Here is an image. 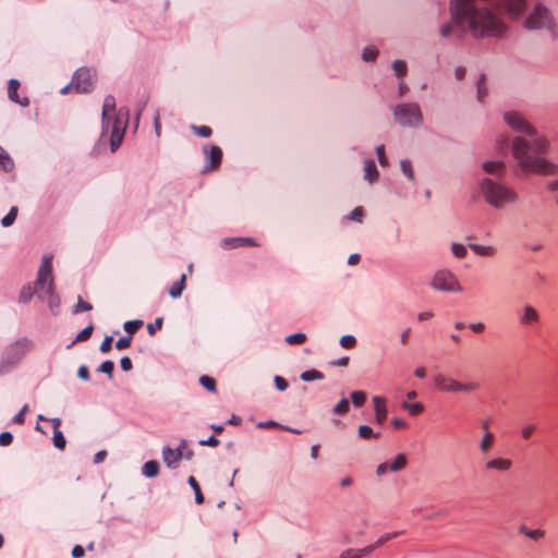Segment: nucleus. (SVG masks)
<instances>
[{
  "instance_id": "f257e3e1",
  "label": "nucleus",
  "mask_w": 558,
  "mask_h": 558,
  "mask_svg": "<svg viewBox=\"0 0 558 558\" xmlns=\"http://www.w3.org/2000/svg\"><path fill=\"white\" fill-rule=\"evenodd\" d=\"M526 8V0H451V21L440 27V35H462L466 29L474 37L501 36L507 26L504 15L519 17Z\"/></svg>"
},
{
  "instance_id": "f03ea898",
  "label": "nucleus",
  "mask_w": 558,
  "mask_h": 558,
  "mask_svg": "<svg viewBox=\"0 0 558 558\" xmlns=\"http://www.w3.org/2000/svg\"><path fill=\"white\" fill-rule=\"evenodd\" d=\"M504 119L512 130L530 136V140L517 136L512 141V155L521 170L544 175L558 173V165L544 157L549 148L548 140L517 111L506 112Z\"/></svg>"
},
{
  "instance_id": "7ed1b4c3",
  "label": "nucleus",
  "mask_w": 558,
  "mask_h": 558,
  "mask_svg": "<svg viewBox=\"0 0 558 558\" xmlns=\"http://www.w3.org/2000/svg\"><path fill=\"white\" fill-rule=\"evenodd\" d=\"M483 170L492 175L480 181L478 187L485 202L496 209L517 203L518 192L501 179L506 174V165L502 161L489 160L483 163Z\"/></svg>"
},
{
  "instance_id": "20e7f679",
  "label": "nucleus",
  "mask_w": 558,
  "mask_h": 558,
  "mask_svg": "<svg viewBox=\"0 0 558 558\" xmlns=\"http://www.w3.org/2000/svg\"><path fill=\"white\" fill-rule=\"evenodd\" d=\"M102 133L101 136L109 134L111 150L116 151L122 143L124 132L129 121V109L121 107L116 110V98L108 95L102 105Z\"/></svg>"
},
{
  "instance_id": "39448f33",
  "label": "nucleus",
  "mask_w": 558,
  "mask_h": 558,
  "mask_svg": "<svg viewBox=\"0 0 558 558\" xmlns=\"http://www.w3.org/2000/svg\"><path fill=\"white\" fill-rule=\"evenodd\" d=\"M52 259L51 254H46L43 257L36 279V291L40 300L47 301L48 306L53 315L58 314L60 306L59 295L54 291V283L52 277Z\"/></svg>"
},
{
  "instance_id": "423d86ee",
  "label": "nucleus",
  "mask_w": 558,
  "mask_h": 558,
  "mask_svg": "<svg viewBox=\"0 0 558 558\" xmlns=\"http://www.w3.org/2000/svg\"><path fill=\"white\" fill-rule=\"evenodd\" d=\"M524 27L526 29H547L554 39L558 38V26L549 11L542 3H536L532 12L527 15L524 21Z\"/></svg>"
},
{
  "instance_id": "0eeeda50",
  "label": "nucleus",
  "mask_w": 558,
  "mask_h": 558,
  "mask_svg": "<svg viewBox=\"0 0 558 558\" xmlns=\"http://www.w3.org/2000/svg\"><path fill=\"white\" fill-rule=\"evenodd\" d=\"M33 341L21 338L5 348L0 363V375L10 372L32 349Z\"/></svg>"
},
{
  "instance_id": "6e6552de",
  "label": "nucleus",
  "mask_w": 558,
  "mask_h": 558,
  "mask_svg": "<svg viewBox=\"0 0 558 558\" xmlns=\"http://www.w3.org/2000/svg\"><path fill=\"white\" fill-rule=\"evenodd\" d=\"M395 119L402 126L417 128L423 122V114L417 104H401L395 108Z\"/></svg>"
},
{
  "instance_id": "1a4fd4ad",
  "label": "nucleus",
  "mask_w": 558,
  "mask_h": 558,
  "mask_svg": "<svg viewBox=\"0 0 558 558\" xmlns=\"http://www.w3.org/2000/svg\"><path fill=\"white\" fill-rule=\"evenodd\" d=\"M434 385L436 389L442 392H470L478 388V384L461 383L450 375L438 373L434 376Z\"/></svg>"
},
{
  "instance_id": "9d476101",
  "label": "nucleus",
  "mask_w": 558,
  "mask_h": 558,
  "mask_svg": "<svg viewBox=\"0 0 558 558\" xmlns=\"http://www.w3.org/2000/svg\"><path fill=\"white\" fill-rule=\"evenodd\" d=\"M433 289L444 292H462L463 287L459 282L457 276L449 269L438 270L430 282Z\"/></svg>"
},
{
  "instance_id": "9b49d317",
  "label": "nucleus",
  "mask_w": 558,
  "mask_h": 558,
  "mask_svg": "<svg viewBox=\"0 0 558 558\" xmlns=\"http://www.w3.org/2000/svg\"><path fill=\"white\" fill-rule=\"evenodd\" d=\"M94 83V74L89 69H80L75 72L70 85L61 89L62 94H66L71 88L77 93H87L90 90Z\"/></svg>"
},
{
  "instance_id": "f8f14e48",
  "label": "nucleus",
  "mask_w": 558,
  "mask_h": 558,
  "mask_svg": "<svg viewBox=\"0 0 558 558\" xmlns=\"http://www.w3.org/2000/svg\"><path fill=\"white\" fill-rule=\"evenodd\" d=\"M401 532H392L381 535L376 543L368 545L361 549H347L344 550L339 558H362L366 555H369L372 551H374L377 547L384 545L385 543L396 538L399 536Z\"/></svg>"
},
{
  "instance_id": "ddd939ff",
  "label": "nucleus",
  "mask_w": 558,
  "mask_h": 558,
  "mask_svg": "<svg viewBox=\"0 0 558 558\" xmlns=\"http://www.w3.org/2000/svg\"><path fill=\"white\" fill-rule=\"evenodd\" d=\"M408 465V457L404 453H398L392 460L377 465L376 474L383 476L388 472H400Z\"/></svg>"
},
{
  "instance_id": "4468645a",
  "label": "nucleus",
  "mask_w": 558,
  "mask_h": 558,
  "mask_svg": "<svg viewBox=\"0 0 558 558\" xmlns=\"http://www.w3.org/2000/svg\"><path fill=\"white\" fill-rule=\"evenodd\" d=\"M187 444L185 440L180 442V446L175 449L170 447H166L162 450V459L163 462L170 469H177L181 459L184 457V449H186Z\"/></svg>"
},
{
  "instance_id": "2eb2a0df",
  "label": "nucleus",
  "mask_w": 558,
  "mask_h": 558,
  "mask_svg": "<svg viewBox=\"0 0 558 558\" xmlns=\"http://www.w3.org/2000/svg\"><path fill=\"white\" fill-rule=\"evenodd\" d=\"M541 322V315L538 311L531 304L523 305L519 314V323L529 328L537 326Z\"/></svg>"
},
{
  "instance_id": "dca6fc26",
  "label": "nucleus",
  "mask_w": 558,
  "mask_h": 558,
  "mask_svg": "<svg viewBox=\"0 0 558 558\" xmlns=\"http://www.w3.org/2000/svg\"><path fill=\"white\" fill-rule=\"evenodd\" d=\"M374 403V410H375V417L376 422L379 425H383L387 418L388 410L386 407V400L383 397L375 396L373 398Z\"/></svg>"
},
{
  "instance_id": "f3484780",
  "label": "nucleus",
  "mask_w": 558,
  "mask_h": 558,
  "mask_svg": "<svg viewBox=\"0 0 558 558\" xmlns=\"http://www.w3.org/2000/svg\"><path fill=\"white\" fill-rule=\"evenodd\" d=\"M20 88V82L17 80H10L8 85V97L11 101H14L23 107H27L29 100L27 97L20 98L17 90Z\"/></svg>"
},
{
  "instance_id": "a211bd4d",
  "label": "nucleus",
  "mask_w": 558,
  "mask_h": 558,
  "mask_svg": "<svg viewBox=\"0 0 558 558\" xmlns=\"http://www.w3.org/2000/svg\"><path fill=\"white\" fill-rule=\"evenodd\" d=\"M512 460L508 458H494L485 463L486 470H495L498 472H507L512 468Z\"/></svg>"
},
{
  "instance_id": "6ab92c4d",
  "label": "nucleus",
  "mask_w": 558,
  "mask_h": 558,
  "mask_svg": "<svg viewBox=\"0 0 558 558\" xmlns=\"http://www.w3.org/2000/svg\"><path fill=\"white\" fill-rule=\"evenodd\" d=\"M204 150H205L207 158L210 161L209 169L215 170V169L219 168V166L221 163V159H222L221 148L219 146L211 145V146H209L208 149L205 147Z\"/></svg>"
},
{
  "instance_id": "aec40b11",
  "label": "nucleus",
  "mask_w": 558,
  "mask_h": 558,
  "mask_svg": "<svg viewBox=\"0 0 558 558\" xmlns=\"http://www.w3.org/2000/svg\"><path fill=\"white\" fill-rule=\"evenodd\" d=\"M244 245H255L252 238H227L222 240V246L227 250Z\"/></svg>"
},
{
  "instance_id": "412c9836",
  "label": "nucleus",
  "mask_w": 558,
  "mask_h": 558,
  "mask_svg": "<svg viewBox=\"0 0 558 558\" xmlns=\"http://www.w3.org/2000/svg\"><path fill=\"white\" fill-rule=\"evenodd\" d=\"M471 251L482 257H494L497 254V248L490 245H481L476 243H471L469 245Z\"/></svg>"
},
{
  "instance_id": "4be33fe9",
  "label": "nucleus",
  "mask_w": 558,
  "mask_h": 558,
  "mask_svg": "<svg viewBox=\"0 0 558 558\" xmlns=\"http://www.w3.org/2000/svg\"><path fill=\"white\" fill-rule=\"evenodd\" d=\"M378 175H379V173H378L375 161L372 159L365 160V163H364L365 180H367L369 183H374L377 181Z\"/></svg>"
},
{
  "instance_id": "5701e85b",
  "label": "nucleus",
  "mask_w": 558,
  "mask_h": 558,
  "mask_svg": "<svg viewBox=\"0 0 558 558\" xmlns=\"http://www.w3.org/2000/svg\"><path fill=\"white\" fill-rule=\"evenodd\" d=\"M142 473L146 477H154L159 473V463L155 460H150L144 463Z\"/></svg>"
},
{
  "instance_id": "b1692460",
  "label": "nucleus",
  "mask_w": 558,
  "mask_h": 558,
  "mask_svg": "<svg viewBox=\"0 0 558 558\" xmlns=\"http://www.w3.org/2000/svg\"><path fill=\"white\" fill-rule=\"evenodd\" d=\"M185 279H186V276L182 275L181 278L178 281L172 283V286L169 289V294L172 298L181 296V294H182V292H183V290L185 288Z\"/></svg>"
},
{
  "instance_id": "393cba45",
  "label": "nucleus",
  "mask_w": 558,
  "mask_h": 558,
  "mask_svg": "<svg viewBox=\"0 0 558 558\" xmlns=\"http://www.w3.org/2000/svg\"><path fill=\"white\" fill-rule=\"evenodd\" d=\"M495 442V435L492 432H486L483 439L480 442V450L483 453H487Z\"/></svg>"
},
{
  "instance_id": "a878e982",
  "label": "nucleus",
  "mask_w": 558,
  "mask_h": 558,
  "mask_svg": "<svg viewBox=\"0 0 558 558\" xmlns=\"http://www.w3.org/2000/svg\"><path fill=\"white\" fill-rule=\"evenodd\" d=\"M13 168H14V162H13L12 158L5 150H3L2 154L0 155V169L5 172H10L13 170Z\"/></svg>"
},
{
  "instance_id": "bb28decb",
  "label": "nucleus",
  "mask_w": 558,
  "mask_h": 558,
  "mask_svg": "<svg viewBox=\"0 0 558 558\" xmlns=\"http://www.w3.org/2000/svg\"><path fill=\"white\" fill-rule=\"evenodd\" d=\"M300 377L304 381L322 380L325 378L324 374L317 369L305 371Z\"/></svg>"
},
{
  "instance_id": "cd10ccee",
  "label": "nucleus",
  "mask_w": 558,
  "mask_h": 558,
  "mask_svg": "<svg viewBox=\"0 0 558 558\" xmlns=\"http://www.w3.org/2000/svg\"><path fill=\"white\" fill-rule=\"evenodd\" d=\"M189 484L191 485V487L193 488L194 493H195V501L196 504L201 505L204 502V496L201 492V487L196 481V478L194 476H190L189 477Z\"/></svg>"
},
{
  "instance_id": "c85d7f7f",
  "label": "nucleus",
  "mask_w": 558,
  "mask_h": 558,
  "mask_svg": "<svg viewBox=\"0 0 558 558\" xmlns=\"http://www.w3.org/2000/svg\"><path fill=\"white\" fill-rule=\"evenodd\" d=\"M359 436L363 439L378 438L380 436L379 433H375L372 427L367 425H361L359 427Z\"/></svg>"
},
{
  "instance_id": "c756f323",
  "label": "nucleus",
  "mask_w": 558,
  "mask_h": 558,
  "mask_svg": "<svg viewBox=\"0 0 558 558\" xmlns=\"http://www.w3.org/2000/svg\"><path fill=\"white\" fill-rule=\"evenodd\" d=\"M17 211L19 209L16 206L11 207L10 211L2 218L1 225L3 227L12 226L16 219Z\"/></svg>"
},
{
  "instance_id": "7c9ffc66",
  "label": "nucleus",
  "mask_w": 558,
  "mask_h": 558,
  "mask_svg": "<svg viewBox=\"0 0 558 558\" xmlns=\"http://www.w3.org/2000/svg\"><path fill=\"white\" fill-rule=\"evenodd\" d=\"M400 167L403 174L410 180L414 181V170L412 167V162L408 159H403L400 161Z\"/></svg>"
},
{
  "instance_id": "2f4dec72",
  "label": "nucleus",
  "mask_w": 558,
  "mask_h": 558,
  "mask_svg": "<svg viewBox=\"0 0 558 558\" xmlns=\"http://www.w3.org/2000/svg\"><path fill=\"white\" fill-rule=\"evenodd\" d=\"M477 85V99L480 102H483L485 97L487 96V88L485 85V75L482 74L476 83Z\"/></svg>"
},
{
  "instance_id": "473e14b6",
  "label": "nucleus",
  "mask_w": 558,
  "mask_h": 558,
  "mask_svg": "<svg viewBox=\"0 0 558 558\" xmlns=\"http://www.w3.org/2000/svg\"><path fill=\"white\" fill-rule=\"evenodd\" d=\"M350 410V403L349 400L343 398L341 399L335 407H333V413L338 415H344Z\"/></svg>"
},
{
  "instance_id": "72a5a7b5",
  "label": "nucleus",
  "mask_w": 558,
  "mask_h": 558,
  "mask_svg": "<svg viewBox=\"0 0 558 558\" xmlns=\"http://www.w3.org/2000/svg\"><path fill=\"white\" fill-rule=\"evenodd\" d=\"M392 69L398 77H403L407 75V63L402 60H396L392 64Z\"/></svg>"
},
{
  "instance_id": "f704fd0d",
  "label": "nucleus",
  "mask_w": 558,
  "mask_h": 558,
  "mask_svg": "<svg viewBox=\"0 0 558 558\" xmlns=\"http://www.w3.org/2000/svg\"><path fill=\"white\" fill-rule=\"evenodd\" d=\"M351 400L354 407L360 408L362 407L366 401V393L364 391H353L351 393Z\"/></svg>"
},
{
  "instance_id": "c9c22d12",
  "label": "nucleus",
  "mask_w": 558,
  "mask_h": 558,
  "mask_svg": "<svg viewBox=\"0 0 558 558\" xmlns=\"http://www.w3.org/2000/svg\"><path fill=\"white\" fill-rule=\"evenodd\" d=\"M286 341L290 345L302 344L306 341V335L301 332L289 335L286 338Z\"/></svg>"
},
{
  "instance_id": "e433bc0d",
  "label": "nucleus",
  "mask_w": 558,
  "mask_h": 558,
  "mask_svg": "<svg viewBox=\"0 0 558 558\" xmlns=\"http://www.w3.org/2000/svg\"><path fill=\"white\" fill-rule=\"evenodd\" d=\"M93 330H94V326L90 324L89 326H87L86 328H84L77 336L76 338L74 339V341L72 342V344L74 343H77V342H82V341H86L90 338L92 333H93Z\"/></svg>"
},
{
  "instance_id": "4c0bfd02",
  "label": "nucleus",
  "mask_w": 558,
  "mask_h": 558,
  "mask_svg": "<svg viewBox=\"0 0 558 558\" xmlns=\"http://www.w3.org/2000/svg\"><path fill=\"white\" fill-rule=\"evenodd\" d=\"M35 293H37L36 284L34 286V288L31 286L24 287L21 291L20 300L22 302H28Z\"/></svg>"
},
{
  "instance_id": "58836bf2",
  "label": "nucleus",
  "mask_w": 558,
  "mask_h": 558,
  "mask_svg": "<svg viewBox=\"0 0 558 558\" xmlns=\"http://www.w3.org/2000/svg\"><path fill=\"white\" fill-rule=\"evenodd\" d=\"M142 325V320H129L124 324V330L132 337V335L135 333Z\"/></svg>"
},
{
  "instance_id": "ea45409f",
  "label": "nucleus",
  "mask_w": 558,
  "mask_h": 558,
  "mask_svg": "<svg viewBox=\"0 0 558 558\" xmlns=\"http://www.w3.org/2000/svg\"><path fill=\"white\" fill-rule=\"evenodd\" d=\"M403 408L407 409L410 412V414H412V415H418L424 411V405L420 402H416V403L404 402Z\"/></svg>"
},
{
  "instance_id": "a19ab883",
  "label": "nucleus",
  "mask_w": 558,
  "mask_h": 558,
  "mask_svg": "<svg viewBox=\"0 0 558 558\" xmlns=\"http://www.w3.org/2000/svg\"><path fill=\"white\" fill-rule=\"evenodd\" d=\"M451 251L457 258H464L468 254L466 247L459 243H453L451 245Z\"/></svg>"
},
{
  "instance_id": "79ce46f5",
  "label": "nucleus",
  "mask_w": 558,
  "mask_h": 558,
  "mask_svg": "<svg viewBox=\"0 0 558 558\" xmlns=\"http://www.w3.org/2000/svg\"><path fill=\"white\" fill-rule=\"evenodd\" d=\"M201 385L209 391H215L216 380L213 377L204 375L199 378Z\"/></svg>"
},
{
  "instance_id": "37998d69",
  "label": "nucleus",
  "mask_w": 558,
  "mask_h": 558,
  "mask_svg": "<svg viewBox=\"0 0 558 558\" xmlns=\"http://www.w3.org/2000/svg\"><path fill=\"white\" fill-rule=\"evenodd\" d=\"M378 56V50L375 47H366L363 50V60L366 62L374 61Z\"/></svg>"
},
{
  "instance_id": "c03bdc74",
  "label": "nucleus",
  "mask_w": 558,
  "mask_h": 558,
  "mask_svg": "<svg viewBox=\"0 0 558 558\" xmlns=\"http://www.w3.org/2000/svg\"><path fill=\"white\" fill-rule=\"evenodd\" d=\"M65 444H66V441H65V438H64L62 432L61 430H54L53 432V445H54V447H57L58 449L62 450V449H64Z\"/></svg>"
},
{
  "instance_id": "a18cd8bd",
  "label": "nucleus",
  "mask_w": 558,
  "mask_h": 558,
  "mask_svg": "<svg viewBox=\"0 0 558 558\" xmlns=\"http://www.w3.org/2000/svg\"><path fill=\"white\" fill-rule=\"evenodd\" d=\"M114 369V364L112 361H105L100 364L98 372L105 373L109 376V378L112 377Z\"/></svg>"
},
{
  "instance_id": "49530a36",
  "label": "nucleus",
  "mask_w": 558,
  "mask_h": 558,
  "mask_svg": "<svg viewBox=\"0 0 558 558\" xmlns=\"http://www.w3.org/2000/svg\"><path fill=\"white\" fill-rule=\"evenodd\" d=\"M340 344L344 349H352L356 344V339L353 336H343L340 339Z\"/></svg>"
},
{
  "instance_id": "de8ad7c7",
  "label": "nucleus",
  "mask_w": 558,
  "mask_h": 558,
  "mask_svg": "<svg viewBox=\"0 0 558 558\" xmlns=\"http://www.w3.org/2000/svg\"><path fill=\"white\" fill-rule=\"evenodd\" d=\"M536 430V425L535 424H527L525 426L522 427L521 429V436L523 439L525 440H529L533 433Z\"/></svg>"
},
{
  "instance_id": "09e8293b",
  "label": "nucleus",
  "mask_w": 558,
  "mask_h": 558,
  "mask_svg": "<svg viewBox=\"0 0 558 558\" xmlns=\"http://www.w3.org/2000/svg\"><path fill=\"white\" fill-rule=\"evenodd\" d=\"M92 308H93L92 304H89L88 302L84 301L80 296L78 301H77V304L75 306L74 313L77 314V313H81V312L90 311Z\"/></svg>"
},
{
  "instance_id": "8fccbe9b",
  "label": "nucleus",
  "mask_w": 558,
  "mask_h": 558,
  "mask_svg": "<svg viewBox=\"0 0 558 558\" xmlns=\"http://www.w3.org/2000/svg\"><path fill=\"white\" fill-rule=\"evenodd\" d=\"M376 154H377L378 161H379L380 166L381 167H387L388 166V159H387L386 154H385V146L384 145H379L376 148Z\"/></svg>"
},
{
  "instance_id": "3c124183",
  "label": "nucleus",
  "mask_w": 558,
  "mask_h": 558,
  "mask_svg": "<svg viewBox=\"0 0 558 558\" xmlns=\"http://www.w3.org/2000/svg\"><path fill=\"white\" fill-rule=\"evenodd\" d=\"M192 129L195 132V134H197L199 136L209 137L211 135V129L207 125H202V126L193 125Z\"/></svg>"
},
{
  "instance_id": "603ef678",
  "label": "nucleus",
  "mask_w": 558,
  "mask_h": 558,
  "mask_svg": "<svg viewBox=\"0 0 558 558\" xmlns=\"http://www.w3.org/2000/svg\"><path fill=\"white\" fill-rule=\"evenodd\" d=\"M132 337H122L116 342V348L118 350H124L131 345Z\"/></svg>"
},
{
  "instance_id": "864d4df0",
  "label": "nucleus",
  "mask_w": 558,
  "mask_h": 558,
  "mask_svg": "<svg viewBox=\"0 0 558 558\" xmlns=\"http://www.w3.org/2000/svg\"><path fill=\"white\" fill-rule=\"evenodd\" d=\"M162 323H163V319L161 317H158V318H156L154 324H149L147 326V330H148L149 335L153 336V335H155L156 330L161 329Z\"/></svg>"
},
{
  "instance_id": "5fc2aeb1",
  "label": "nucleus",
  "mask_w": 558,
  "mask_h": 558,
  "mask_svg": "<svg viewBox=\"0 0 558 558\" xmlns=\"http://www.w3.org/2000/svg\"><path fill=\"white\" fill-rule=\"evenodd\" d=\"M112 341H113L112 337H110V336L105 337L102 343L100 344V351L102 353L110 352V350L112 348Z\"/></svg>"
},
{
  "instance_id": "6e6d98bb",
  "label": "nucleus",
  "mask_w": 558,
  "mask_h": 558,
  "mask_svg": "<svg viewBox=\"0 0 558 558\" xmlns=\"http://www.w3.org/2000/svg\"><path fill=\"white\" fill-rule=\"evenodd\" d=\"M363 216H364L363 208L362 207H356V208L353 209V211L349 216V219L361 222Z\"/></svg>"
},
{
  "instance_id": "4d7b16f0",
  "label": "nucleus",
  "mask_w": 558,
  "mask_h": 558,
  "mask_svg": "<svg viewBox=\"0 0 558 558\" xmlns=\"http://www.w3.org/2000/svg\"><path fill=\"white\" fill-rule=\"evenodd\" d=\"M275 385H276V388L280 391H284L289 386L288 381L281 376L275 377Z\"/></svg>"
},
{
  "instance_id": "13d9d810",
  "label": "nucleus",
  "mask_w": 558,
  "mask_h": 558,
  "mask_svg": "<svg viewBox=\"0 0 558 558\" xmlns=\"http://www.w3.org/2000/svg\"><path fill=\"white\" fill-rule=\"evenodd\" d=\"M13 440V436L9 432H4L0 434V446H9Z\"/></svg>"
},
{
  "instance_id": "bf43d9fd",
  "label": "nucleus",
  "mask_w": 558,
  "mask_h": 558,
  "mask_svg": "<svg viewBox=\"0 0 558 558\" xmlns=\"http://www.w3.org/2000/svg\"><path fill=\"white\" fill-rule=\"evenodd\" d=\"M257 427L258 428H281L282 425H280L279 423L275 422V421H266V422H259L257 424Z\"/></svg>"
},
{
  "instance_id": "052dcab7",
  "label": "nucleus",
  "mask_w": 558,
  "mask_h": 558,
  "mask_svg": "<svg viewBox=\"0 0 558 558\" xmlns=\"http://www.w3.org/2000/svg\"><path fill=\"white\" fill-rule=\"evenodd\" d=\"M120 365H121V368L124 371V372H129L132 369L133 367V364H132V361L130 357L128 356H124L121 359L120 361Z\"/></svg>"
},
{
  "instance_id": "680f3d73",
  "label": "nucleus",
  "mask_w": 558,
  "mask_h": 558,
  "mask_svg": "<svg viewBox=\"0 0 558 558\" xmlns=\"http://www.w3.org/2000/svg\"><path fill=\"white\" fill-rule=\"evenodd\" d=\"M220 444L219 439L215 436L209 437L207 440H201L199 445L208 447H217Z\"/></svg>"
},
{
  "instance_id": "e2e57ef3",
  "label": "nucleus",
  "mask_w": 558,
  "mask_h": 558,
  "mask_svg": "<svg viewBox=\"0 0 558 558\" xmlns=\"http://www.w3.org/2000/svg\"><path fill=\"white\" fill-rule=\"evenodd\" d=\"M77 376L84 380H88L89 379V369L87 366L85 365H82L78 367L77 369Z\"/></svg>"
},
{
  "instance_id": "0e129e2a",
  "label": "nucleus",
  "mask_w": 558,
  "mask_h": 558,
  "mask_svg": "<svg viewBox=\"0 0 558 558\" xmlns=\"http://www.w3.org/2000/svg\"><path fill=\"white\" fill-rule=\"evenodd\" d=\"M469 328H470L473 332H475V333H481V332H483V331H484V329H485V325H484L483 323H474V324H471V325L469 326Z\"/></svg>"
},
{
  "instance_id": "69168bd1",
  "label": "nucleus",
  "mask_w": 558,
  "mask_h": 558,
  "mask_svg": "<svg viewBox=\"0 0 558 558\" xmlns=\"http://www.w3.org/2000/svg\"><path fill=\"white\" fill-rule=\"evenodd\" d=\"M410 335H411V329L408 328L405 330L402 331L401 336H400V341L403 345H407L408 342H409V339H410Z\"/></svg>"
},
{
  "instance_id": "338daca9",
  "label": "nucleus",
  "mask_w": 558,
  "mask_h": 558,
  "mask_svg": "<svg viewBox=\"0 0 558 558\" xmlns=\"http://www.w3.org/2000/svg\"><path fill=\"white\" fill-rule=\"evenodd\" d=\"M547 189L550 192H558V177L547 182Z\"/></svg>"
},
{
  "instance_id": "774afa93",
  "label": "nucleus",
  "mask_w": 558,
  "mask_h": 558,
  "mask_svg": "<svg viewBox=\"0 0 558 558\" xmlns=\"http://www.w3.org/2000/svg\"><path fill=\"white\" fill-rule=\"evenodd\" d=\"M72 556L74 558H81L84 556V548L81 546V545H76L74 546L73 550H72Z\"/></svg>"
}]
</instances>
